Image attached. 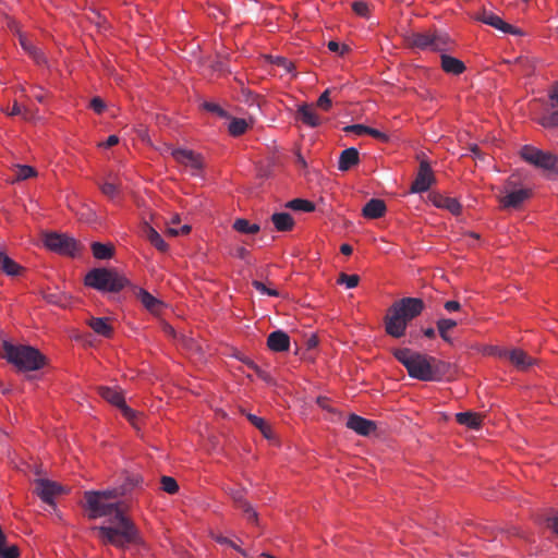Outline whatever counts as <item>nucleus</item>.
<instances>
[{
    "label": "nucleus",
    "mask_w": 558,
    "mask_h": 558,
    "mask_svg": "<svg viewBox=\"0 0 558 558\" xmlns=\"http://www.w3.org/2000/svg\"><path fill=\"white\" fill-rule=\"evenodd\" d=\"M117 490L86 492L85 507L89 519L107 518V524L94 527L104 544L124 548L141 541L133 521L124 514L122 504L116 501Z\"/></svg>",
    "instance_id": "obj_1"
},
{
    "label": "nucleus",
    "mask_w": 558,
    "mask_h": 558,
    "mask_svg": "<svg viewBox=\"0 0 558 558\" xmlns=\"http://www.w3.org/2000/svg\"><path fill=\"white\" fill-rule=\"evenodd\" d=\"M393 355L407 368L412 378L422 381H439L450 368L449 364L444 361L408 348L396 349Z\"/></svg>",
    "instance_id": "obj_2"
},
{
    "label": "nucleus",
    "mask_w": 558,
    "mask_h": 558,
    "mask_svg": "<svg viewBox=\"0 0 558 558\" xmlns=\"http://www.w3.org/2000/svg\"><path fill=\"white\" fill-rule=\"evenodd\" d=\"M424 307L423 300L418 298H403L395 302L385 318L386 332L393 338L402 337L408 323L417 317Z\"/></svg>",
    "instance_id": "obj_3"
},
{
    "label": "nucleus",
    "mask_w": 558,
    "mask_h": 558,
    "mask_svg": "<svg viewBox=\"0 0 558 558\" xmlns=\"http://www.w3.org/2000/svg\"><path fill=\"white\" fill-rule=\"evenodd\" d=\"M2 356L20 372L38 371L46 365V356L36 348L9 341L2 343Z\"/></svg>",
    "instance_id": "obj_4"
},
{
    "label": "nucleus",
    "mask_w": 558,
    "mask_h": 558,
    "mask_svg": "<svg viewBox=\"0 0 558 558\" xmlns=\"http://www.w3.org/2000/svg\"><path fill=\"white\" fill-rule=\"evenodd\" d=\"M85 284L101 292H119L129 280L112 269L94 268L85 276Z\"/></svg>",
    "instance_id": "obj_5"
},
{
    "label": "nucleus",
    "mask_w": 558,
    "mask_h": 558,
    "mask_svg": "<svg viewBox=\"0 0 558 558\" xmlns=\"http://www.w3.org/2000/svg\"><path fill=\"white\" fill-rule=\"evenodd\" d=\"M405 43L414 49L445 52L450 49L452 40L448 34L435 31L411 33L407 35Z\"/></svg>",
    "instance_id": "obj_6"
},
{
    "label": "nucleus",
    "mask_w": 558,
    "mask_h": 558,
    "mask_svg": "<svg viewBox=\"0 0 558 558\" xmlns=\"http://www.w3.org/2000/svg\"><path fill=\"white\" fill-rule=\"evenodd\" d=\"M521 157L534 167L546 171L548 179H558V158L555 154L525 145L521 149Z\"/></svg>",
    "instance_id": "obj_7"
},
{
    "label": "nucleus",
    "mask_w": 558,
    "mask_h": 558,
    "mask_svg": "<svg viewBox=\"0 0 558 558\" xmlns=\"http://www.w3.org/2000/svg\"><path fill=\"white\" fill-rule=\"evenodd\" d=\"M45 246L58 254L74 257L78 251L80 245L74 238L64 233L51 232L44 236Z\"/></svg>",
    "instance_id": "obj_8"
},
{
    "label": "nucleus",
    "mask_w": 558,
    "mask_h": 558,
    "mask_svg": "<svg viewBox=\"0 0 558 558\" xmlns=\"http://www.w3.org/2000/svg\"><path fill=\"white\" fill-rule=\"evenodd\" d=\"M420 159V167L415 180L411 185V193H423L426 192L435 182V177L429 166V162L425 158V154L417 156Z\"/></svg>",
    "instance_id": "obj_9"
},
{
    "label": "nucleus",
    "mask_w": 558,
    "mask_h": 558,
    "mask_svg": "<svg viewBox=\"0 0 558 558\" xmlns=\"http://www.w3.org/2000/svg\"><path fill=\"white\" fill-rule=\"evenodd\" d=\"M63 492V488L61 485L57 484L56 482L49 481V480H38L36 482V493L40 497V499L48 504V505H54L53 498L57 495H60Z\"/></svg>",
    "instance_id": "obj_10"
},
{
    "label": "nucleus",
    "mask_w": 558,
    "mask_h": 558,
    "mask_svg": "<svg viewBox=\"0 0 558 558\" xmlns=\"http://www.w3.org/2000/svg\"><path fill=\"white\" fill-rule=\"evenodd\" d=\"M173 158L185 166H190L193 169H201L203 167L202 156L190 149L183 148H171L168 147Z\"/></svg>",
    "instance_id": "obj_11"
},
{
    "label": "nucleus",
    "mask_w": 558,
    "mask_h": 558,
    "mask_svg": "<svg viewBox=\"0 0 558 558\" xmlns=\"http://www.w3.org/2000/svg\"><path fill=\"white\" fill-rule=\"evenodd\" d=\"M347 427L361 436H369L376 430V423L360 415L351 414L347 421Z\"/></svg>",
    "instance_id": "obj_12"
},
{
    "label": "nucleus",
    "mask_w": 558,
    "mask_h": 558,
    "mask_svg": "<svg viewBox=\"0 0 558 558\" xmlns=\"http://www.w3.org/2000/svg\"><path fill=\"white\" fill-rule=\"evenodd\" d=\"M344 136L366 137L372 136L379 140H388L379 130L366 126L364 124H351L342 128Z\"/></svg>",
    "instance_id": "obj_13"
},
{
    "label": "nucleus",
    "mask_w": 558,
    "mask_h": 558,
    "mask_svg": "<svg viewBox=\"0 0 558 558\" xmlns=\"http://www.w3.org/2000/svg\"><path fill=\"white\" fill-rule=\"evenodd\" d=\"M230 496H231L233 502L236 505V507L240 508L244 512L247 520L250 522L256 523L258 520V514L255 511V509L252 507V505L244 498V489H242V488L231 489Z\"/></svg>",
    "instance_id": "obj_14"
},
{
    "label": "nucleus",
    "mask_w": 558,
    "mask_h": 558,
    "mask_svg": "<svg viewBox=\"0 0 558 558\" xmlns=\"http://www.w3.org/2000/svg\"><path fill=\"white\" fill-rule=\"evenodd\" d=\"M477 19L489 25V26H493L499 31H501L502 33H506V34H519V31L513 27L512 25L506 23L501 17H499L498 15L494 14L493 12H488V11H483L478 16Z\"/></svg>",
    "instance_id": "obj_15"
},
{
    "label": "nucleus",
    "mask_w": 558,
    "mask_h": 558,
    "mask_svg": "<svg viewBox=\"0 0 558 558\" xmlns=\"http://www.w3.org/2000/svg\"><path fill=\"white\" fill-rule=\"evenodd\" d=\"M267 347L274 352H284L290 348V337L282 330H276L269 333Z\"/></svg>",
    "instance_id": "obj_16"
},
{
    "label": "nucleus",
    "mask_w": 558,
    "mask_h": 558,
    "mask_svg": "<svg viewBox=\"0 0 558 558\" xmlns=\"http://www.w3.org/2000/svg\"><path fill=\"white\" fill-rule=\"evenodd\" d=\"M296 120L308 126H317L320 123V117L317 114V111L312 105H301L296 110Z\"/></svg>",
    "instance_id": "obj_17"
},
{
    "label": "nucleus",
    "mask_w": 558,
    "mask_h": 558,
    "mask_svg": "<svg viewBox=\"0 0 558 558\" xmlns=\"http://www.w3.org/2000/svg\"><path fill=\"white\" fill-rule=\"evenodd\" d=\"M531 195L530 190L521 189L507 193L500 203L505 208H517Z\"/></svg>",
    "instance_id": "obj_18"
},
{
    "label": "nucleus",
    "mask_w": 558,
    "mask_h": 558,
    "mask_svg": "<svg viewBox=\"0 0 558 558\" xmlns=\"http://www.w3.org/2000/svg\"><path fill=\"white\" fill-rule=\"evenodd\" d=\"M386 210V204L383 199L372 198L363 207L362 214L365 218L377 219L383 217Z\"/></svg>",
    "instance_id": "obj_19"
},
{
    "label": "nucleus",
    "mask_w": 558,
    "mask_h": 558,
    "mask_svg": "<svg viewBox=\"0 0 558 558\" xmlns=\"http://www.w3.org/2000/svg\"><path fill=\"white\" fill-rule=\"evenodd\" d=\"M359 162V150L354 147H349L341 151L338 161V169L340 171H348Z\"/></svg>",
    "instance_id": "obj_20"
},
{
    "label": "nucleus",
    "mask_w": 558,
    "mask_h": 558,
    "mask_svg": "<svg viewBox=\"0 0 558 558\" xmlns=\"http://www.w3.org/2000/svg\"><path fill=\"white\" fill-rule=\"evenodd\" d=\"M440 61L441 69L448 74L459 75L465 70V65L461 60L444 52L440 54Z\"/></svg>",
    "instance_id": "obj_21"
},
{
    "label": "nucleus",
    "mask_w": 558,
    "mask_h": 558,
    "mask_svg": "<svg viewBox=\"0 0 558 558\" xmlns=\"http://www.w3.org/2000/svg\"><path fill=\"white\" fill-rule=\"evenodd\" d=\"M101 193L112 202H117L121 195V184L112 179L111 175L104 182H98Z\"/></svg>",
    "instance_id": "obj_22"
},
{
    "label": "nucleus",
    "mask_w": 558,
    "mask_h": 558,
    "mask_svg": "<svg viewBox=\"0 0 558 558\" xmlns=\"http://www.w3.org/2000/svg\"><path fill=\"white\" fill-rule=\"evenodd\" d=\"M89 327L99 336L110 338L113 329L110 319L107 317H92L88 322Z\"/></svg>",
    "instance_id": "obj_23"
},
{
    "label": "nucleus",
    "mask_w": 558,
    "mask_h": 558,
    "mask_svg": "<svg viewBox=\"0 0 558 558\" xmlns=\"http://www.w3.org/2000/svg\"><path fill=\"white\" fill-rule=\"evenodd\" d=\"M456 420L460 425H464L472 429L480 428L482 424V415L471 411L457 413Z\"/></svg>",
    "instance_id": "obj_24"
},
{
    "label": "nucleus",
    "mask_w": 558,
    "mask_h": 558,
    "mask_svg": "<svg viewBox=\"0 0 558 558\" xmlns=\"http://www.w3.org/2000/svg\"><path fill=\"white\" fill-rule=\"evenodd\" d=\"M507 355L510 362L520 369H526L533 364V359L522 350H512Z\"/></svg>",
    "instance_id": "obj_25"
},
{
    "label": "nucleus",
    "mask_w": 558,
    "mask_h": 558,
    "mask_svg": "<svg viewBox=\"0 0 558 558\" xmlns=\"http://www.w3.org/2000/svg\"><path fill=\"white\" fill-rule=\"evenodd\" d=\"M99 395L109 403L120 408L125 401L122 392L111 387H99Z\"/></svg>",
    "instance_id": "obj_26"
},
{
    "label": "nucleus",
    "mask_w": 558,
    "mask_h": 558,
    "mask_svg": "<svg viewBox=\"0 0 558 558\" xmlns=\"http://www.w3.org/2000/svg\"><path fill=\"white\" fill-rule=\"evenodd\" d=\"M271 222L278 231H290L294 226V220L289 213H275L271 216Z\"/></svg>",
    "instance_id": "obj_27"
},
{
    "label": "nucleus",
    "mask_w": 558,
    "mask_h": 558,
    "mask_svg": "<svg viewBox=\"0 0 558 558\" xmlns=\"http://www.w3.org/2000/svg\"><path fill=\"white\" fill-rule=\"evenodd\" d=\"M136 298L141 301L143 306L151 313H156L159 311L161 302L151 295L148 291L144 289H138L136 292Z\"/></svg>",
    "instance_id": "obj_28"
},
{
    "label": "nucleus",
    "mask_w": 558,
    "mask_h": 558,
    "mask_svg": "<svg viewBox=\"0 0 558 558\" xmlns=\"http://www.w3.org/2000/svg\"><path fill=\"white\" fill-rule=\"evenodd\" d=\"M0 269L8 276H16L22 267L0 250Z\"/></svg>",
    "instance_id": "obj_29"
},
{
    "label": "nucleus",
    "mask_w": 558,
    "mask_h": 558,
    "mask_svg": "<svg viewBox=\"0 0 558 558\" xmlns=\"http://www.w3.org/2000/svg\"><path fill=\"white\" fill-rule=\"evenodd\" d=\"M93 255L98 259H109L113 256L114 246L112 244H104L100 242L92 243Z\"/></svg>",
    "instance_id": "obj_30"
},
{
    "label": "nucleus",
    "mask_w": 558,
    "mask_h": 558,
    "mask_svg": "<svg viewBox=\"0 0 558 558\" xmlns=\"http://www.w3.org/2000/svg\"><path fill=\"white\" fill-rule=\"evenodd\" d=\"M5 113L10 117L19 116L26 121L35 119V113L33 112V110L20 105L17 101H14L12 107H8Z\"/></svg>",
    "instance_id": "obj_31"
},
{
    "label": "nucleus",
    "mask_w": 558,
    "mask_h": 558,
    "mask_svg": "<svg viewBox=\"0 0 558 558\" xmlns=\"http://www.w3.org/2000/svg\"><path fill=\"white\" fill-rule=\"evenodd\" d=\"M434 203L437 207L446 208L453 215L461 213V205L456 198L437 196Z\"/></svg>",
    "instance_id": "obj_32"
},
{
    "label": "nucleus",
    "mask_w": 558,
    "mask_h": 558,
    "mask_svg": "<svg viewBox=\"0 0 558 558\" xmlns=\"http://www.w3.org/2000/svg\"><path fill=\"white\" fill-rule=\"evenodd\" d=\"M143 483L142 476L138 474H132L126 477L125 483L121 485L119 488H113L112 490L118 492V497L123 496L128 493H130L132 489L140 487Z\"/></svg>",
    "instance_id": "obj_33"
},
{
    "label": "nucleus",
    "mask_w": 558,
    "mask_h": 558,
    "mask_svg": "<svg viewBox=\"0 0 558 558\" xmlns=\"http://www.w3.org/2000/svg\"><path fill=\"white\" fill-rule=\"evenodd\" d=\"M145 235L147 240L154 245L157 250L165 252L168 248L167 243L163 241L161 235L150 226L145 227Z\"/></svg>",
    "instance_id": "obj_34"
},
{
    "label": "nucleus",
    "mask_w": 558,
    "mask_h": 558,
    "mask_svg": "<svg viewBox=\"0 0 558 558\" xmlns=\"http://www.w3.org/2000/svg\"><path fill=\"white\" fill-rule=\"evenodd\" d=\"M250 124L245 119L232 118L228 123V131L231 136H241L248 129Z\"/></svg>",
    "instance_id": "obj_35"
},
{
    "label": "nucleus",
    "mask_w": 558,
    "mask_h": 558,
    "mask_svg": "<svg viewBox=\"0 0 558 558\" xmlns=\"http://www.w3.org/2000/svg\"><path fill=\"white\" fill-rule=\"evenodd\" d=\"M247 418L267 439H271L274 437L270 425L264 418L254 414H247Z\"/></svg>",
    "instance_id": "obj_36"
},
{
    "label": "nucleus",
    "mask_w": 558,
    "mask_h": 558,
    "mask_svg": "<svg viewBox=\"0 0 558 558\" xmlns=\"http://www.w3.org/2000/svg\"><path fill=\"white\" fill-rule=\"evenodd\" d=\"M233 228L238 232L245 233V234H255L260 230L258 225L251 223L248 220L242 219V218L236 219L234 221Z\"/></svg>",
    "instance_id": "obj_37"
},
{
    "label": "nucleus",
    "mask_w": 558,
    "mask_h": 558,
    "mask_svg": "<svg viewBox=\"0 0 558 558\" xmlns=\"http://www.w3.org/2000/svg\"><path fill=\"white\" fill-rule=\"evenodd\" d=\"M458 325L457 320L450 318H440L437 322V329L440 337L446 341L450 342L451 339L448 336V331Z\"/></svg>",
    "instance_id": "obj_38"
},
{
    "label": "nucleus",
    "mask_w": 558,
    "mask_h": 558,
    "mask_svg": "<svg viewBox=\"0 0 558 558\" xmlns=\"http://www.w3.org/2000/svg\"><path fill=\"white\" fill-rule=\"evenodd\" d=\"M286 206L293 210H301L306 213L313 211L315 209V205L312 202L302 198H294L288 202Z\"/></svg>",
    "instance_id": "obj_39"
},
{
    "label": "nucleus",
    "mask_w": 558,
    "mask_h": 558,
    "mask_svg": "<svg viewBox=\"0 0 558 558\" xmlns=\"http://www.w3.org/2000/svg\"><path fill=\"white\" fill-rule=\"evenodd\" d=\"M202 108L208 112L217 114L220 118L230 119L229 113L216 102L204 101L202 104Z\"/></svg>",
    "instance_id": "obj_40"
},
{
    "label": "nucleus",
    "mask_w": 558,
    "mask_h": 558,
    "mask_svg": "<svg viewBox=\"0 0 558 558\" xmlns=\"http://www.w3.org/2000/svg\"><path fill=\"white\" fill-rule=\"evenodd\" d=\"M160 483H161V489L163 492H166L167 494H170V495H173L175 493H178L179 490V485L177 483V481L171 477V476H162L160 478Z\"/></svg>",
    "instance_id": "obj_41"
},
{
    "label": "nucleus",
    "mask_w": 558,
    "mask_h": 558,
    "mask_svg": "<svg viewBox=\"0 0 558 558\" xmlns=\"http://www.w3.org/2000/svg\"><path fill=\"white\" fill-rule=\"evenodd\" d=\"M44 299L50 303V304H54V305H58V306H61V307H64L66 306V303H68V298L61 293H58V292H53V293H45L44 294Z\"/></svg>",
    "instance_id": "obj_42"
},
{
    "label": "nucleus",
    "mask_w": 558,
    "mask_h": 558,
    "mask_svg": "<svg viewBox=\"0 0 558 558\" xmlns=\"http://www.w3.org/2000/svg\"><path fill=\"white\" fill-rule=\"evenodd\" d=\"M360 277L357 275H347L341 272L337 282L339 284H344L348 289L355 288L359 284Z\"/></svg>",
    "instance_id": "obj_43"
},
{
    "label": "nucleus",
    "mask_w": 558,
    "mask_h": 558,
    "mask_svg": "<svg viewBox=\"0 0 558 558\" xmlns=\"http://www.w3.org/2000/svg\"><path fill=\"white\" fill-rule=\"evenodd\" d=\"M36 175V171L31 166H19L16 170L17 180H26Z\"/></svg>",
    "instance_id": "obj_44"
},
{
    "label": "nucleus",
    "mask_w": 558,
    "mask_h": 558,
    "mask_svg": "<svg viewBox=\"0 0 558 558\" xmlns=\"http://www.w3.org/2000/svg\"><path fill=\"white\" fill-rule=\"evenodd\" d=\"M177 225H169L167 228V233L172 236H178L180 234H187L191 231V227L189 225H183L180 228L175 227Z\"/></svg>",
    "instance_id": "obj_45"
},
{
    "label": "nucleus",
    "mask_w": 558,
    "mask_h": 558,
    "mask_svg": "<svg viewBox=\"0 0 558 558\" xmlns=\"http://www.w3.org/2000/svg\"><path fill=\"white\" fill-rule=\"evenodd\" d=\"M352 10L360 16L366 17L369 13L368 4L364 1H355L352 4Z\"/></svg>",
    "instance_id": "obj_46"
},
{
    "label": "nucleus",
    "mask_w": 558,
    "mask_h": 558,
    "mask_svg": "<svg viewBox=\"0 0 558 558\" xmlns=\"http://www.w3.org/2000/svg\"><path fill=\"white\" fill-rule=\"evenodd\" d=\"M252 284H253V287L257 291H259L263 294H267V295H270V296H278L279 295L277 290L267 288L263 282H260L258 280H254L252 282Z\"/></svg>",
    "instance_id": "obj_47"
},
{
    "label": "nucleus",
    "mask_w": 558,
    "mask_h": 558,
    "mask_svg": "<svg viewBox=\"0 0 558 558\" xmlns=\"http://www.w3.org/2000/svg\"><path fill=\"white\" fill-rule=\"evenodd\" d=\"M329 89H326L318 98L317 100V107L322 108L323 110L327 111L331 107V100L329 98Z\"/></svg>",
    "instance_id": "obj_48"
},
{
    "label": "nucleus",
    "mask_w": 558,
    "mask_h": 558,
    "mask_svg": "<svg viewBox=\"0 0 558 558\" xmlns=\"http://www.w3.org/2000/svg\"><path fill=\"white\" fill-rule=\"evenodd\" d=\"M89 107L97 113V114H101L107 106L105 104V101L100 98V97H94L92 100H90V104H89Z\"/></svg>",
    "instance_id": "obj_49"
},
{
    "label": "nucleus",
    "mask_w": 558,
    "mask_h": 558,
    "mask_svg": "<svg viewBox=\"0 0 558 558\" xmlns=\"http://www.w3.org/2000/svg\"><path fill=\"white\" fill-rule=\"evenodd\" d=\"M119 409L121 410L124 417H126L132 423L135 422L136 412L128 407L125 402Z\"/></svg>",
    "instance_id": "obj_50"
},
{
    "label": "nucleus",
    "mask_w": 558,
    "mask_h": 558,
    "mask_svg": "<svg viewBox=\"0 0 558 558\" xmlns=\"http://www.w3.org/2000/svg\"><path fill=\"white\" fill-rule=\"evenodd\" d=\"M274 63L279 66H282L288 72H291L293 69V63L283 57H276L274 59Z\"/></svg>",
    "instance_id": "obj_51"
},
{
    "label": "nucleus",
    "mask_w": 558,
    "mask_h": 558,
    "mask_svg": "<svg viewBox=\"0 0 558 558\" xmlns=\"http://www.w3.org/2000/svg\"><path fill=\"white\" fill-rule=\"evenodd\" d=\"M328 49L332 52H339L341 56H343L345 52L349 51V47L347 45H342L341 49L337 41H329L328 43Z\"/></svg>",
    "instance_id": "obj_52"
},
{
    "label": "nucleus",
    "mask_w": 558,
    "mask_h": 558,
    "mask_svg": "<svg viewBox=\"0 0 558 558\" xmlns=\"http://www.w3.org/2000/svg\"><path fill=\"white\" fill-rule=\"evenodd\" d=\"M544 126H558V110L543 119Z\"/></svg>",
    "instance_id": "obj_53"
},
{
    "label": "nucleus",
    "mask_w": 558,
    "mask_h": 558,
    "mask_svg": "<svg viewBox=\"0 0 558 558\" xmlns=\"http://www.w3.org/2000/svg\"><path fill=\"white\" fill-rule=\"evenodd\" d=\"M444 308L447 312H458L461 308V304L458 301L450 300L445 302Z\"/></svg>",
    "instance_id": "obj_54"
},
{
    "label": "nucleus",
    "mask_w": 558,
    "mask_h": 558,
    "mask_svg": "<svg viewBox=\"0 0 558 558\" xmlns=\"http://www.w3.org/2000/svg\"><path fill=\"white\" fill-rule=\"evenodd\" d=\"M547 526L558 535V515L550 517L547 519Z\"/></svg>",
    "instance_id": "obj_55"
},
{
    "label": "nucleus",
    "mask_w": 558,
    "mask_h": 558,
    "mask_svg": "<svg viewBox=\"0 0 558 558\" xmlns=\"http://www.w3.org/2000/svg\"><path fill=\"white\" fill-rule=\"evenodd\" d=\"M29 54L35 59V61H36L37 63H40V62H43V61H44V56H43V53H41L38 49H36V48H35L33 51H31V53H29Z\"/></svg>",
    "instance_id": "obj_56"
},
{
    "label": "nucleus",
    "mask_w": 558,
    "mask_h": 558,
    "mask_svg": "<svg viewBox=\"0 0 558 558\" xmlns=\"http://www.w3.org/2000/svg\"><path fill=\"white\" fill-rule=\"evenodd\" d=\"M549 97L558 106V83L553 87Z\"/></svg>",
    "instance_id": "obj_57"
},
{
    "label": "nucleus",
    "mask_w": 558,
    "mask_h": 558,
    "mask_svg": "<svg viewBox=\"0 0 558 558\" xmlns=\"http://www.w3.org/2000/svg\"><path fill=\"white\" fill-rule=\"evenodd\" d=\"M340 252L343 254V255H351L352 252H353V248L351 245L349 244H342L341 247H340Z\"/></svg>",
    "instance_id": "obj_58"
},
{
    "label": "nucleus",
    "mask_w": 558,
    "mask_h": 558,
    "mask_svg": "<svg viewBox=\"0 0 558 558\" xmlns=\"http://www.w3.org/2000/svg\"><path fill=\"white\" fill-rule=\"evenodd\" d=\"M21 45L22 47L28 52L31 53V51H33L35 49V47H33L29 43L26 41V39L24 38H21Z\"/></svg>",
    "instance_id": "obj_59"
},
{
    "label": "nucleus",
    "mask_w": 558,
    "mask_h": 558,
    "mask_svg": "<svg viewBox=\"0 0 558 558\" xmlns=\"http://www.w3.org/2000/svg\"><path fill=\"white\" fill-rule=\"evenodd\" d=\"M236 255H238V257L243 259L248 255V251L245 247H239L236 250Z\"/></svg>",
    "instance_id": "obj_60"
},
{
    "label": "nucleus",
    "mask_w": 558,
    "mask_h": 558,
    "mask_svg": "<svg viewBox=\"0 0 558 558\" xmlns=\"http://www.w3.org/2000/svg\"><path fill=\"white\" fill-rule=\"evenodd\" d=\"M119 142H100L99 147L102 149H109L113 145L118 144Z\"/></svg>",
    "instance_id": "obj_61"
},
{
    "label": "nucleus",
    "mask_w": 558,
    "mask_h": 558,
    "mask_svg": "<svg viewBox=\"0 0 558 558\" xmlns=\"http://www.w3.org/2000/svg\"><path fill=\"white\" fill-rule=\"evenodd\" d=\"M296 162L299 166L305 168L306 167V161L304 159V157L298 151L296 153Z\"/></svg>",
    "instance_id": "obj_62"
},
{
    "label": "nucleus",
    "mask_w": 558,
    "mask_h": 558,
    "mask_svg": "<svg viewBox=\"0 0 558 558\" xmlns=\"http://www.w3.org/2000/svg\"><path fill=\"white\" fill-rule=\"evenodd\" d=\"M424 336L426 338H434L435 337V330L433 328H426L424 331H423Z\"/></svg>",
    "instance_id": "obj_63"
},
{
    "label": "nucleus",
    "mask_w": 558,
    "mask_h": 558,
    "mask_svg": "<svg viewBox=\"0 0 558 558\" xmlns=\"http://www.w3.org/2000/svg\"><path fill=\"white\" fill-rule=\"evenodd\" d=\"M505 532L512 535H520L519 529L517 526H511L505 530Z\"/></svg>",
    "instance_id": "obj_64"
}]
</instances>
